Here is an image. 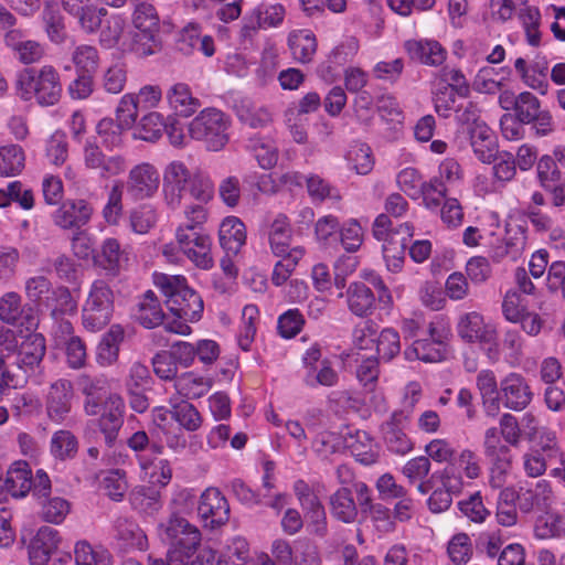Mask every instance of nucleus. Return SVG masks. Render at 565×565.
<instances>
[{
	"label": "nucleus",
	"instance_id": "obj_1",
	"mask_svg": "<svg viewBox=\"0 0 565 565\" xmlns=\"http://www.w3.org/2000/svg\"><path fill=\"white\" fill-rule=\"evenodd\" d=\"M173 504L181 509L173 512L167 523L160 524V535L162 541L170 545L167 552L168 565L172 563L188 565L185 561L198 551L201 544V532L179 513L191 510L195 504V497L189 490H181L173 499Z\"/></svg>",
	"mask_w": 565,
	"mask_h": 565
},
{
	"label": "nucleus",
	"instance_id": "obj_2",
	"mask_svg": "<svg viewBox=\"0 0 565 565\" xmlns=\"http://www.w3.org/2000/svg\"><path fill=\"white\" fill-rule=\"evenodd\" d=\"M156 284L161 288L168 309L178 319L195 321L201 318L203 300L200 295L186 285L182 276L161 275Z\"/></svg>",
	"mask_w": 565,
	"mask_h": 565
},
{
	"label": "nucleus",
	"instance_id": "obj_3",
	"mask_svg": "<svg viewBox=\"0 0 565 565\" xmlns=\"http://www.w3.org/2000/svg\"><path fill=\"white\" fill-rule=\"evenodd\" d=\"M132 25L131 52L139 57H147L161 51L160 18L152 4L147 2L136 4L132 13Z\"/></svg>",
	"mask_w": 565,
	"mask_h": 565
},
{
	"label": "nucleus",
	"instance_id": "obj_4",
	"mask_svg": "<svg viewBox=\"0 0 565 565\" xmlns=\"http://www.w3.org/2000/svg\"><path fill=\"white\" fill-rule=\"evenodd\" d=\"M114 291L103 279L95 280L82 309L83 326L89 331L105 328L114 312Z\"/></svg>",
	"mask_w": 565,
	"mask_h": 565
},
{
	"label": "nucleus",
	"instance_id": "obj_5",
	"mask_svg": "<svg viewBox=\"0 0 565 565\" xmlns=\"http://www.w3.org/2000/svg\"><path fill=\"white\" fill-rule=\"evenodd\" d=\"M230 119L216 108L202 110L189 124L191 138L204 141L212 151L221 150L228 142Z\"/></svg>",
	"mask_w": 565,
	"mask_h": 565
},
{
	"label": "nucleus",
	"instance_id": "obj_6",
	"mask_svg": "<svg viewBox=\"0 0 565 565\" xmlns=\"http://www.w3.org/2000/svg\"><path fill=\"white\" fill-rule=\"evenodd\" d=\"M83 164L86 170L102 179L116 177L125 172L126 159L120 154L107 156L93 139H87L82 151Z\"/></svg>",
	"mask_w": 565,
	"mask_h": 565
},
{
	"label": "nucleus",
	"instance_id": "obj_7",
	"mask_svg": "<svg viewBox=\"0 0 565 565\" xmlns=\"http://www.w3.org/2000/svg\"><path fill=\"white\" fill-rule=\"evenodd\" d=\"M175 238L180 249L198 267L209 269L213 266V258L211 255L212 241L210 235L203 231L178 228Z\"/></svg>",
	"mask_w": 565,
	"mask_h": 565
},
{
	"label": "nucleus",
	"instance_id": "obj_8",
	"mask_svg": "<svg viewBox=\"0 0 565 565\" xmlns=\"http://www.w3.org/2000/svg\"><path fill=\"white\" fill-rule=\"evenodd\" d=\"M193 173L181 161L170 162L163 173V194L167 205L179 209L186 196Z\"/></svg>",
	"mask_w": 565,
	"mask_h": 565
},
{
	"label": "nucleus",
	"instance_id": "obj_9",
	"mask_svg": "<svg viewBox=\"0 0 565 565\" xmlns=\"http://www.w3.org/2000/svg\"><path fill=\"white\" fill-rule=\"evenodd\" d=\"M160 177L154 166L142 162L128 173L126 191L134 201L151 198L159 189Z\"/></svg>",
	"mask_w": 565,
	"mask_h": 565
},
{
	"label": "nucleus",
	"instance_id": "obj_10",
	"mask_svg": "<svg viewBox=\"0 0 565 565\" xmlns=\"http://www.w3.org/2000/svg\"><path fill=\"white\" fill-rule=\"evenodd\" d=\"M198 514L204 526L216 529L228 521L230 505L218 489L207 488L200 497Z\"/></svg>",
	"mask_w": 565,
	"mask_h": 565
},
{
	"label": "nucleus",
	"instance_id": "obj_11",
	"mask_svg": "<svg viewBox=\"0 0 565 565\" xmlns=\"http://www.w3.org/2000/svg\"><path fill=\"white\" fill-rule=\"evenodd\" d=\"M100 412L98 426L105 437V443L111 447L124 425L125 401L117 394H109L102 403Z\"/></svg>",
	"mask_w": 565,
	"mask_h": 565
},
{
	"label": "nucleus",
	"instance_id": "obj_12",
	"mask_svg": "<svg viewBox=\"0 0 565 565\" xmlns=\"http://www.w3.org/2000/svg\"><path fill=\"white\" fill-rule=\"evenodd\" d=\"M501 401L504 407L521 412L525 409L533 398L531 387L525 377L519 373H509L500 382Z\"/></svg>",
	"mask_w": 565,
	"mask_h": 565
},
{
	"label": "nucleus",
	"instance_id": "obj_13",
	"mask_svg": "<svg viewBox=\"0 0 565 565\" xmlns=\"http://www.w3.org/2000/svg\"><path fill=\"white\" fill-rule=\"evenodd\" d=\"M93 215V206L85 200H67L53 214L54 224L63 230H79Z\"/></svg>",
	"mask_w": 565,
	"mask_h": 565
},
{
	"label": "nucleus",
	"instance_id": "obj_14",
	"mask_svg": "<svg viewBox=\"0 0 565 565\" xmlns=\"http://www.w3.org/2000/svg\"><path fill=\"white\" fill-rule=\"evenodd\" d=\"M457 331L468 343L492 344L495 340V330L484 323L483 317L475 311L460 317Z\"/></svg>",
	"mask_w": 565,
	"mask_h": 565
},
{
	"label": "nucleus",
	"instance_id": "obj_15",
	"mask_svg": "<svg viewBox=\"0 0 565 565\" xmlns=\"http://www.w3.org/2000/svg\"><path fill=\"white\" fill-rule=\"evenodd\" d=\"M407 415L404 411L394 412L391 418L382 425V433L387 448L397 455L412 450L413 444L404 431Z\"/></svg>",
	"mask_w": 565,
	"mask_h": 565
},
{
	"label": "nucleus",
	"instance_id": "obj_16",
	"mask_svg": "<svg viewBox=\"0 0 565 565\" xmlns=\"http://www.w3.org/2000/svg\"><path fill=\"white\" fill-rule=\"evenodd\" d=\"M95 263L106 271L107 276L117 277L128 263V253L121 248L118 239L109 237L100 245V252L94 256Z\"/></svg>",
	"mask_w": 565,
	"mask_h": 565
},
{
	"label": "nucleus",
	"instance_id": "obj_17",
	"mask_svg": "<svg viewBox=\"0 0 565 565\" xmlns=\"http://www.w3.org/2000/svg\"><path fill=\"white\" fill-rule=\"evenodd\" d=\"M72 384L66 380H58L50 387L46 397V413L50 419L61 423L71 412L72 405Z\"/></svg>",
	"mask_w": 565,
	"mask_h": 565
},
{
	"label": "nucleus",
	"instance_id": "obj_18",
	"mask_svg": "<svg viewBox=\"0 0 565 565\" xmlns=\"http://www.w3.org/2000/svg\"><path fill=\"white\" fill-rule=\"evenodd\" d=\"M0 488L15 498L24 497L32 489V472L26 461H15L7 470L6 477L0 472Z\"/></svg>",
	"mask_w": 565,
	"mask_h": 565
},
{
	"label": "nucleus",
	"instance_id": "obj_19",
	"mask_svg": "<svg viewBox=\"0 0 565 565\" xmlns=\"http://www.w3.org/2000/svg\"><path fill=\"white\" fill-rule=\"evenodd\" d=\"M77 309V302L73 298L68 288L60 286L53 287L45 299L42 300L39 311L46 313L53 320H63L64 316L74 315Z\"/></svg>",
	"mask_w": 565,
	"mask_h": 565
},
{
	"label": "nucleus",
	"instance_id": "obj_20",
	"mask_svg": "<svg viewBox=\"0 0 565 565\" xmlns=\"http://www.w3.org/2000/svg\"><path fill=\"white\" fill-rule=\"evenodd\" d=\"M78 387L86 396L84 409L87 415L95 416L100 413L102 403L107 397L108 382L103 376L83 374L78 377Z\"/></svg>",
	"mask_w": 565,
	"mask_h": 565
},
{
	"label": "nucleus",
	"instance_id": "obj_21",
	"mask_svg": "<svg viewBox=\"0 0 565 565\" xmlns=\"http://www.w3.org/2000/svg\"><path fill=\"white\" fill-rule=\"evenodd\" d=\"M57 543V531L49 526H42L29 546L31 565L49 563L52 554H56Z\"/></svg>",
	"mask_w": 565,
	"mask_h": 565
},
{
	"label": "nucleus",
	"instance_id": "obj_22",
	"mask_svg": "<svg viewBox=\"0 0 565 565\" xmlns=\"http://www.w3.org/2000/svg\"><path fill=\"white\" fill-rule=\"evenodd\" d=\"M526 230L518 224H508L502 243L494 247L493 257L498 262L504 257L516 260L523 255L526 248Z\"/></svg>",
	"mask_w": 565,
	"mask_h": 565
},
{
	"label": "nucleus",
	"instance_id": "obj_23",
	"mask_svg": "<svg viewBox=\"0 0 565 565\" xmlns=\"http://www.w3.org/2000/svg\"><path fill=\"white\" fill-rule=\"evenodd\" d=\"M46 352L45 339L41 333H30L18 345L15 355L20 363L28 367L33 374L41 367Z\"/></svg>",
	"mask_w": 565,
	"mask_h": 565
},
{
	"label": "nucleus",
	"instance_id": "obj_24",
	"mask_svg": "<svg viewBox=\"0 0 565 565\" xmlns=\"http://www.w3.org/2000/svg\"><path fill=\"white\" fill-rule=\"evenodd\" d=\"M177 50L184 55L192 54L195 50L202 52L205 56L214 54V40L210 35H201L198 26H185L177 40Z\"/></svg>",
	"mask_w": 565,
	"mask_h": 565
},
{
	"label": "nucleus",
	"instance_id": "obj_25",
	"mask_svg": "<svg viewBox=\"0 0 565 565\" xmlns=\"http://www.w3.org/2000/svg\"><path fill=\"white\" fill-rule=\"evenodd\" d=\"M218 238L227 255H236L246 242V228L236 216L226 217L220 226Z\"/></svg>",
	"mask_w": 565,
	"mask_h": 565
},
{
	"label": "nucleus",
	"instance_id": "obj_26",
	"mask_svg": "<svg viewBox=\"0 0 565 565\" xmlns=\"http://www.w3.org/2000/svg\"><path fill=\"white\" fill-rule=\"evenodd\" d=\"M409 56L426 65L438 66L446 60V51L437 41L412 40L405 43Z\"/></svg>",
	"mask_w": 565,
	"mask_h": 565
},
{
	"label": "nucleus",
	"instance_id": "obj_27",
	"mask_svg": "<svg viewBox=\"0 0 565 565\" xmlns=\"http://www.w3.org/2000/svg\"><path fill=\"white\" fill-rule=\"evenodd\" d=\"M347 302L350 311L358 317L372 315L375 308V296L363 282H352L347 289Z\"/></svg>",
	"mask_w": 565,
	"mask_h": 565
},
{
	"label": "nucleus",
	"instance_id": "obj_28",
	"mask_svg": "<svg viewBox=\"0 0 565 565\" xmlns=\"http://www.w3.org/2000/svg\"><path fill=\"white\" fill-rule=\"evenodd\" d=\"M47 68L49 65L41 68L25 67L17 74L15 88L21 99L28 102L34 98L36 100V94L40 92Z\"/></svg>",
	"mask_w": 565,
	"mask_h": 565
},
{
	"label": "nucleus",
	"instance_id": "obj_29",
	"mask_svg": "<svg viewBox=\"0 0 565 565\" xmlns=\"http://www.w3.org/2000/svg\"><path fill=\"white\" fill-rule=\"evenodd\" d=\"M33 373L20 363L14 353L0 354V377L7 387H22Z\"/></svg>",
	"mask_w": 565,
	"mask_h": 565
},
{
	"label": "nucleus",
	"instance_id": "obj_30",
	"mask_svg": "<svg viewBox=\"0 0 565 565\" xmlns=\"http://www.w3.org/2000/svg\"><path fill=\"white\" fill-rule=\"evenodd\" d=\"M345 446L355 459L364 466L377 461L379 452L371 436L364 430H356L345 438Z\"/></svg>",
	"mask_w": 565,
	"mask_h": 565
},
{
	"label": "nucleus",
	"instance_id": "obj_31",
	"mask_svg": "<svg viewBox=\"0 0 565 565\" xmlns=\"http://www.w3.org/2000/svg\"><path fill=\"white\" fill-rule=\"evenodd\" d=\"M167 99L172 109L183 117H189L200 107V102L194 98L190 88L184 83L172 85L167 92Z\"/></svg>",
	"mask_w": 565,
	"mask_h": 565
},
{
	"label": "nucleus",
	"instance_id": "obj_32",
	"mask_svg": "<svg viewBox=\"0 0 565 565\" xmlns=\"http://www.w3.org/2000/svg\"><path fill=\"white\" fill-rule=\"evenodd\" d=\"M557 455L558 448L551 444L530 450L523 456L525 473L532 478L542 476L546 471L547 461L556 458Z\"/></svg>",
	"mask_w": 565,
	"mask_h": 565
},
{
	"label": "nucleus",
	"instance_id": "obj_33",
	"mask_svg": "<svg viewBox=\"0 0 565 565\" xmlns=\"http://www.w3.org/2000/svg\"><path fill=\"white\" fill-rule=\"evenodd\" d=\"M136 319L148 329L162 324L164 313L153 291L148 290L139 301Z\"/></svg>",
	"mask_w": 565,
	"mask_h": 565
},
{
	"label": "nucleus",
	"instance_id": "obj_34",
	"mask_svg": "<svg viewBox=\"0 0 565 565\" xmlns=\"http://www.w3.org/2000/svg\"><path fill=\"white\" fill-rule=\"evenodd\" d=\"M268 238L276 256L285 255L291 249L292 230L287 216L280 214L273 221Z\"/></svg>",
	"mask_w": 565,
	"mask_h": 565
},
{
	"label": "nucleus",
	"instance_id": "obj_35",
	"mask_svg": "<svg viewBox=\"0 0 565 565\" xmlns=\"http://www.w3.org/2000/svg\"><path fill=\"white\" fill-rule=\"evenodd\" d=\"M288 46L294 58L300 63H308L317 50L315 35L307 30H295L288 35Z\"/></svg>",
	"mask_w": 565,
	"mask_h": 565
},
{
	"label": "nucleus",
	"instance_id": "obj_36",
	"mask_svg": "<svg viewBox=\"0 0 565 565\" xmlns=\"http://www.w3.org/2000/svg\"><path fill=\"white\" fill-rule=\"evenodd\" d=\"M519 492L513 487L500 490L497 501L495 518L502 526H513L518 523V509L515 507Z\"/></svg>",
	"mask_w": 565,
	"mask_h": 565
},
{
	"label": "nucleus",
	"instance_id": "obj_37",
	"mask_svg": "<svg viewBox=\"0 0 565 565\" xmlns=\"http://www.w3.org/2000/svg\"><path fill=\"white\" fill-rule=\"evenodd\" d=\"M235 110L238 119L252 128H264L273 121V114L267 107L257 106L250 100H241Z\"/></svg>",
	"mask_w": 565,
	"mask_h": 565
},
{
	"label": "nucleus",
	"instance_id": "obj_38",
	"mask_svg": "<svg viewBox=\"0 0 565 565\" xmlns=\"http://www.w3.org/2000/svg\"><path fill=\"white\" fill-rule=\"evenodd\" d=\"M332 515L341 522L352 523L358 515L356 503L348 488H341L330 497Z\"/></svg>",
	"mask_w": 565,
	"mask_h": 565
},
{
	"label": "nucleus",
	"instance_id": "obj_39",
	"mask_svg": "<svg viewBox=\"0 0 565 565\" xmlns=\"http://www.w3.org/2000/svg\"><path fill=\"white\" fill-rule=\"evenodd\" d=\"M471 146L475 153L483 162H490L493 158L492 131L484 121H480L473 127L468 128Z\"/></svg>",
	"mask_w": 565,
	"mask_h": 565
},
{
	"label": "nucleus",
	"instance_id": "obj_40",
	"mask_svg": "<svg viewBox=\"0 0 565 565\" xmlns=\"http://www.w3.org/2000/svg\"><path fill=\"white\" fill-rule=\"evenodd\" d=\"M414 227L409 223H404L394 232L385 237L383 244L384 258H395L396 256H405V250L413 237Z\"/></svg>",
	"mask_w": 565,
	"mask_h": 565
},
{
	"label": "nucleus",
	"instance_id": "obj_41",
	"mask_svg": "<svg viewBox=\"0 0 565 565\" xmlns=\"http://www.w3.org/2000/svg\"><path fill=\"white\" fill-rule=\"evenodd\" d=\"M75 565H102L111 562V555L103 545L78 541L74 547Z\"/></svg>",
	"mask_w": 565,
	"mask_h": 565
},
{
	"label": "nucleus",
	"instance_id": "obj_42",
	"mask_svg": "<svg viewBox=\"0 0 565 565\" xmlns=\"http://www.w3.org/2000/svg\"><path fill=\"white\" fill-rule=\"evenodd\" d=\"M50 451L55 459H73L78 451L77 437L70 430H56L51 438Z\"/></svg>",
	"mask_w": 565,
	"mask_h": 565
},
{
	"label": "nucleus",
	"instance_id": "obj_43",
	"mask_svg": "<svg viewBox=\"0 0 565 565\" xmlns=\"http://www.w3.org/2000/svg\"><path fill=\"white\" fill-rule=\"evenodd\" d=\"M124 329L119 324H113L103 337L98 345V359L103 364L114 363L119 353V344L124 340Z\"/></svg>",
	"mask_w": 565,
	"mask_h": 565
},
{
	"label": "nucleus",
	"instance_id": "obj_44",
	"mask_svg": "<svg viewBox=\"0 0 565 565\" xmlns=\"http://www.w3.org/2000/svg\"><path fill=\"white\" fill-rule=\"evenodd\" d=\"M43 21L49 39L54 43H62L66 39L64 18L56 3L46 2L43 9Z\"/></svg>",
	"mask_w": 565,
	"mask_h": 565
},
{
	"label": "nucleus",
	"instance_id": "obj_45",
	"mask_svg": "<svg viewBox=\"0 0 565 565\" xmlns=\"http://www.w3.org/2000/svg\"><path fill=\"white\" fill-rule=\"evenodd\" d=\"M445 348L438 347L427 339L415 340L413 344L405 349L404 356L408 361L420 360L424 362H438L444 358Z\"/></svg>",
	"mask_w": 565,
	"mask_h": 565
},
{
	"label": "nucleus",
	"instance_id": "obj_46",
	"mask_svg": "<svg viewBox=\"0 0 565 565\" xmlns=\"http://www.w3.org/2000/svg\"><path fill=\"white\" fill-rule=\"evenodd\" d=\"M210 386L209 380L190 372L182 374L174 381L177 392L189 399L202 397L209 392Z\"/></svg>",
	"mask_w": 565,
	"mask_h": 565
},
{
	"label": "nucleus",
	"instance_id": "obj_47",
	"mask_svg": "<svg viewBox=\"0 0 565 565\" xmlns=\"http://www.w3.org/2000/svg\"><path fill=\"white\" fill-rule=\"evenodd\" d=\"M25 156L18 145H8L0 148V175H17L24 169Z\"/></svg>",
	"mask_w": 565,
	"mask_h": 565
},
{
	"label": "nucleus",
	"instance_id": "obj_48",
	"mask_svg": "<svg viewBox=\"0 0 565 565\" xmlns=\"http://www.w3.org/2000/svg\"><path fill=\"white\" fill-rule=\"evenodd\" d=\"M61 96L60 75L53 66L49 65L40 92L36 94V102L41 106H53L58 103Z\"/></svg>",
	"mask_w": 565,
	"mask_h": 565
},
{
	"label": "nucleus",
	"instance_id": "obj_49",
	"mask_svg": "<svg viewBox=\"0 0 565 565\" xmlns=\"http://www.w3.org/2000/svg\"><path fill=\"white\" fill-rule=\"evenodd\" d=\"M166 127V121L159 113L152 111L145 115L136 126L134 137L145 141L158 140Z\"/></svg>",
	"mask_w": 565,
	"mask_h": 565
},
{
	"label": "nucleus",
	"instance_id": "obj_50",
	"mask_svg": "<svg viewBox=\"0 0 565 565\" xmlns=\"http://www.w3.org/2000/svg\"><path fill=\"white\" fill-rule=\"evenodd\" d=\"M303 254L305 249L297 246L292 247L287 254L280 255L281 259L276 263L271 276V280L276 286H280L287 281Z\"/></svg>",
	"mask_w": 565,
	"mask_h": 565
},
{
	"label": "nucleus",
	"instance_id": "obj_51",
	"mask_svg": "<svg viewBox=\"0 0 565 565\" xmlns=\"http://www.w3.org/2000/svg\"><path fill=\"white\" fill-rule=\"evenodd\" d=\"M158 221L157 210L150 204H141L129 215L130 228L136 234H147Z\"/></svg>",
	"mask_w": 565,
	"mask_h": 565
},
{
	"label": "nucleus",
	"instance_id": "obj_52",
	"mask_svg": "<svg viewBox=\"0 0 565 565\" xmlns=\"http://www.w3.org/2000/svg\"><path fill=\"white\" fill-rule=\"evenodd\" d=\"M253 13L257 19V26L278 28L284 22L286 9L280 3H262L253 10Z\"/></svg>",
	"mask_w": 565,
	"mask_h": 565
},
{
	"label": "nucleus",
	"instance_id": "obj_53",
	"mask_svg": "<svg viewBox=\"0 0 565 565\" xmlns=\"http://www.w3.org/2000/svg\"><path fill=\"white\" fill-rule=\"evenodd\" d=\"M347 159L351 169L361 175L369 174L374 167L372 150L365 143L353 145L347 154Z\"/></svg>",
	"mask_w": 565,
	"mask_h": 565
},
{
	"label": "nucleus",
	"instance_id": "obj_54",
	"mask_svg": "<svg viewBox=\"0 0 565 565\" xmlns=\"http://www.w3.org/2000/svg\"><path fill=\"white\" fill-rule=\"evenodd\" d=\"M172 418L189 431H195L201 427L202 418L198 409L186 401H181L172 406Z\"/></svg>",
	"mask_w": 565,
	"mask_h": 565
},
{
	"label": "nucleus",
	"instance_id": "obj_55",
	"mask_svg": "<svg viewBox=\"0 0 565 565\" xmlns=\"http://www.w3.org/2000/svg\"><path fill=\"white\" fill-rule=\"evenodd\" d=\"M375 343L376 352L383 361L390 362L401 352L399 334L393 328L383 329Z\"/></svg>",
	"mask_w": 565,
	"mask_h": 565
},
{
	"label": "nucleus",
	"instance_id": "obj_56",
	"mask_svg": "<svg viewBox=\"0 0 565 565\" xmlns=\"http://www.w3.org/2000/svg\"><path fill=\"white\" fill-rule=\"evenodd\" d=\"M520 20L525 32L526 41L531 46L541 44V13L535 7H526L520 11Z\"/></svg>",
	"mask_w": 565,
	"mask_h": 565
},
{
	"label": "nucleus",
	"instance_id": "obj_57",
	"mask_svg": "<svg viewBox=\"0 0 565 565\" xmlns=\"http://www.w3.org/2000/svg\"><path fill=\"white\" fill-rule=\"evenodd\" d=\"M254 556L249 553V546L245 539L235 537L228 544L217 561V565H235L238 562H253Z\"/></svg>",
	"mask_w": 565,
	"mask_h": 565
},
{
	"label": "nucleus",
	"instance_id": "obj_58",
	"mask_svg": "<svg viewBox=\"0 0 565 565\" xmlns=\"http://www.w3.org/2000/svg\"><path fill=\"white\" fill-rule=\"evenodd\" d=\"M355 375L366 392H373L380 375L379 359L374 355L362 358L356 366Z\"/></svg>",
	"mask_w": 565,
	"mask_h": 565
},
{
	"label": "nucleus",
	"instance_id": "obj_59",
	"mask_svg": "<svg viewBox=\"0 0 565 565\" xmlns=\"http://www.w3.org/2000/svg\"><path fill=\"white\" fill-rule=\"evenodd\" d=\"M72 61L78 73L93 74L99 63L98 51L93 45H78L72 54Z\"/></svg>",
	"mask_w": 565,
	"mask_h": 565
},
{
	"label": "nucleus",
	"instance_id": "obj_60",
	"mask_svg": "<svg viewBox=\"0 0 565 565\" xmlns=\"http://www.w3.org/2000/svg\"><path fill=\"white\" fill-rule=\"evenodd\" d=\"M536 173L543 189L553 188V184H556L562 178L557 163L554 158L548 154H544L540 158L536 166Z\"/></svg>",
	"mask_w": 565,
	"mask_h": 565
},
{
	"label": "nucleus",
	"instance_id": "obj_61",
	"mask_svg": "<svg viewBox=\"0 0 565 565\" xmlns=\"http://www.w3.org/2000/svg\"><path fill=\"white\" fill-rule=\"evenodd\" d=\"M106 15L107 10L105 8H99L93 3H88L77 18V21L83 32L86 34H93L102 28L103 19Z\"/></svg>",
	"mask_w": 565,
	"mask_h": 565
},
{
	"label": "nucleus",
	"instance_id": "obj_62",
	"mask_svg": "<svg viewBox=\"0 0 565 565\" xmlns=\"http://www.w3.org/2000/svg\"><path fill=\"white\" fill-rule=\"evenodd\" d=\"M399 189L412 198H417L428 182L422 180L420 174L414 168H405L397 174Z\"/></svg>",
	"mask_w": 565,
	"mask_h": 565
},
{
	"label": "nucleus",
	"instance_id": "obj_63",
	"mask_svg": "<svg viewBox=\"0 0 565 565\" xmlns=\"http://www.w3.org/2000/svg\"><path fill=\"white\" fill-rule=\"evenodd\" d=\"M124 130L127 129L111 118H104L96 126V131L103 145L108 148H115L121 145V134Z\"/></svg>",
	"mask_w": 565,
	"mask_h": 565
},
{
	"label": "nucleus",
	"instance_id": "obj_64",
	"mask_svg": "<svg viewBox=\"0 0 565 565\" xmlns=\"http://www.w3.org/2000/svg\"><path fill=\"white\" fill-rule=\"evenodd\" d=\"M546 287L565 301V262H553L547 268Z\"/></svg>",
	"mask_w": 565,
	"mask_h": 565
}]
</instances>
